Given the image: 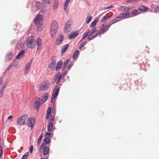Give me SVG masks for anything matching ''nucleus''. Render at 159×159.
I'll return each instance as SVG.
<instances>
[{"label":"nucleus","mask_w":159,"mask_h":159,"mask_svg":"<svg viewBox=\"0 0 159 159\" xmlns=\"http://www.w3.org/2000/svg\"><path fill=\"white\" fill-rule=\"evenodd\" d=\"M53 124L51 121L49 122L47 126L48 131V132H50L52 131L53 128Z\"/></svg>","instance_id":"a878e982"},{"label":"nucleus","mask_w":159,"mask_h":159,"mask_svg":"<svg viewBox=\"0 0 159 159\" xmlns=\"http://www.w3.org/2000/svg\"><path fill=\"white\" fill-rule=\"evenodd\" d=\"M59 89V87H58L57 85L55 86L52 95L57 97L58 94Z\"/></svg>","instance_id":"6ab92c4d"},{"label":"nucleus","mask_w":159,"mask_h":159,"mask_svg":"<svg viewBox=\"0 0 159 159\" xmlns=\"http://www.w3.org/2000/svg\"><path fill=\"white\" fill-rule=\"evenodd\" d=\"M56 97H57L52 95V98H51V103L53 101H54V99L55 98H56Z\"/></svg>","instance_id":"4d7b16f0"},{"label":"nucleus","mask_w":159,"mask_h":159,"mask_svg":"<svg viewBox=\"0 0 159 159\" xmlns=\"http://www.w3.org/2000/svg\"><path fill=\"white\" fill-rule=\"evenodd\" d=\"M74 63L72 62H71L70 63V64L68 66L67 68L68 70H70V68L72 67V66L73 65Z\"/></svg>","instance_id":"a18cd8bd"},{"label":"nucleus","mask_w":159,"mask_h":159,"mask_svg":"<svg viewBox=\"0 0 159 159\" xmlns=\"http://www.w3.org/2000/svg\"><path fill=\"white\" fill-rule=\"evenodd\" d=\"M43 134H42L40 136L38 140L37 143L38 145L40 144L41 143V140L43 137Z\"/></svg>","instance_id":"c9c22d12"},{"label":"nucleus","mask_w":159,"mask_h":159,"mask_svg":"<svg viewBox=\"0 0 159 159\" xmlns=\"http://www.w3.org/2000/svg\"><path fill=\"white\" fill-rule=\"evenodd\" d=\"M51 109L50 107H49L48 109L47 113L51 114Z\"/></svg>","instance_id":"5fc2aeb1"},{"label":"nucleus","mask_w":159,"mask_h":159,"mask_svg":"<svg viewBox=\"0 0 159 159\" xmlns=\"http://www.w3.org/2000/svg\"><path fill=\"white\" fill-rule=\"evenodd\" d=\"M41 6V4L39 2H35V6L36 7V10H39Z\"/></svg>","instance_id":"f704fd0d"},{"label":"nucleus","mask_w":159,"mask_h":159,"mask_svg":"<svg viewBox=\"0 0 159 159\" xmlns=\"http://www.w3.org/2000/svg\"><path fill=\"white\" fill-rule=\"evenodd\" d=\"M32 62V60H31L29 62L26 64L25 66V70L24 71V72L25 74H27L29 72Z\"/></svg>","instance_id":"dca6fc26"},{"label":"nucleus","mask_w":159,"mask_h":159,"mask_svg":"<svg viewBox=\"0 0 159 159\" xmlns=\"http://www.w3.org/2000/svg\"><path fill=\"white\" fill-rule=\"evenodd\" d=\"M88 35L87 33L85 32L84 33L83 37L82 38V40H83L84 39L86 38L87 36Z\"/></svg>","instance_id":"6e6d98bb"},{"label":"nucleus","mask_w":159,"mask_h":159,"mask_svg":"<svg viewBox=\"0 0 159 159\" xmlns=\"http://www.w3.org/2000/svg\"><path fill=\"white\" fill-rule=\"evenodd\" d=\"M68 72V71L67 70H65L63 72L62 74V76L64 77L66 75V74Z\"/></svg>","instance_id":"bf43d9fd"},{"label":"nucleus","mask_w":159,"mask_h":159,"mask_svg":"<svg viewBox=\"0 0 159 159\" xmlns=\"http://www.w3.org/2000/svg\"><path fill=\"white\" fill-rule=\"evenodd\" d=\"M139 12V11L137 9H135L133 11L131 12V14L132 15H134L135 16L139 14H138Z\"/></svg>","instance_id":"58836bf2"},{"label":"nucleus","mask_w":159,"mask_h":159,"mask_svg":"<svg viewBox=\"0 0 159 159\" xmlns=\"http://www.w3.org/2000/svg\"><path fill=\"white\" fill-rule=\"evenodd\" d=\"M99 20V18H96L91 23L90 25V27L93 28V27L95 26Z\"/></svg>","instance_id":"cd10ccee"},{"label":"nucleus","mask_w":159,"mask_h":159,"mask_svg":"<svg viewBox=\"0 0 159 159\" xmlns=\"http://www.w3.org/2000/svg\"><path fill=\"white\" fill-rule=\"evenodd\" d=\"M138 9L141 11H146L148 9V8L143 5H141L139 6Z\"/></svg>","instance_id":"bb28decb"},{"label":"nucleus","mask_w":159,"mask_h":159,"mask_svg":"<svg viewBox=\"0 0 159 159\" xmlns=\"http://www.w3.org/2000/svg\"><path fill=\"white\" fill-rule=\"evenodd\" d=\"M25 43L23 42H20L18 43L16 45V48L18 50H21L24 47Z\"/></svg>","instance_id":"4be33fe9"},{"label":"nucleus","mask_w":159,"mask_h":159,"mask_svg":"<svg viewBox=\"0 0 159 159\" xmlns=\"http://www.w3.org/2000/svg\"><path fill=\"white\" fill-rule=\"evenodd\" d=\"M43 20V16L40 14H38L34 19V22L35 25H37V28L38 31L41 30Z\"/></svg>","instance_id":"f03ea898"},{"label":"nucleus","mask_w":159,"mask_h":159,"mask_svg":"<svg viewBox=\"0 0 159 159\" xmlns=\"http://www.w3.org/2000/svg\"><path fill=\"white\" fill-rule=\"evenodd\" d=\"M3 81V79L2 78H0V85L1 84H2Z\"/></svg>","instance_id":"69168bd1"},{"label":"nucleus","mask_w":159,"mask_h":159,"mask_svg":"<svg viewBox=\"0 0 159 159\" xmlns=\"http://www.w3.org/2000/svg\"><path fill=\"white\" fill-rule=\"evenodd\" d=\"M154 12L155 13H159V7H156L154 9Z\"/></svg>","instance_id":"8fccbe9b"},{"label":"nucleus","mask_w":159,"mask_h":159,"mask_svg":"<svg viewBox=\"0 0 159 159\" xmlns=\"http://www.w3.org/2000/svg\"><path fill=\"white\" fill-rule=\"evenodd\" d=\"M28 118L27 115H24L19 117L17 120V124L18 125H24L25 124V121Z\"/></svg>","instance_id":"0eeeda50"},{"label":"nucleus","mask_w":159,"mask_h":159,"mask_svg":"<svg viewBox=\"0 0 159 159\" xmlns=\"http://www.w3.org/2000/svg\"><path fill=\"white\" fill-rule=\"evenodd\" d=\"M50 114H48L47 113L46 116V119H48L50 117Z\"/></svg>","instance_id":"0e129e2a"},{"label":"nucleus","mask_w":159,"mask_h":159,"mask_svg":"<svg viewBox=\"0 0 159 159\" xmlns=\"http://www.w3.org/2000/svg\"><path fill=\"white\" fill-rule=\"evenodd\" d=\"M52 62L49 65L48 67L51 69L52 70H55L56 64V60L52 58L51 59Z\"/></svg>","instance_id":"ddd939ff"},{"label":"nucleus","mask_w":159,"mask_h":159,"mask_svg":"<svg viewBox=\"0 0 159 159\" xmlns=\"http://www.w3.org/2000/svg\"><path fill=\"white\" fill-rule=\"evenodd\" d=\"M72 21L70 20H69L66 23L64 28V31L66 33H68L69 31H70V27Z\"/></svg>","instance_id":"9b49d317"},{"label":"nucleus","mask_w":159,"mask_h":159,"mask_svg":"<svg viewBox=\"0 0 159 159\" xmlns=\"http://www.w3.org/2000/svg\"><path fill=\"white\" fill-rule=\"evenodd\" d=\"M63 62L62 61H59L57 63V64L55 66V70L57 71H58L60 70L63 64Z\"/></svg>","instance_id":"f3484780"},{"label":"nucleus","mask_w":159,"mask_h":159,"mask_svg":"<svg viewBox=\"0 0 159 159\" xmlns=\"http://www.w3.org/2000/svg\"><path fill=\"white\" fill-rule=\"evenodd\" d=\"M63 77H64L62 76V74L60 72V74H59V75L57 78L58 80L56 82V84H58L59 83V82L63 78Z\"/></svg>","instance_id":"473e14b6"},{"label":"nucleus","mask_w":159,"mask_h":159,"mask_svg":"<svg viewBox=\"0 0 159 159\" xmlns=\"http://www.w3.org/2000/svg\"><path fill=\"white\" fill-rule=\"evenodd\" d=\"M113 7V6L111 5H110L107 7H104L103 9L106 10L107 9H110L111 8H112V7Z\"/></svg>","instance_id":"864d4df0"},{"label":"nucleus","mask_w":159,"mask_h":159,"mask_svg":"<svg viewBox=\"0 0 159 159\" xmlns=\"http://www.w3.org/2000/svg\"><path fill=\"white\" fill-rule=\"evenodd\" d=\"M119 21L120 20H118L116 18H115L114 19H113V20H112V21H111V24H110V25H112L113 24H115V23H116V22L118 21Z\"/></svg>","instance_id":"37998d69"},{"label":"nucleus","mask_w":159,"mask_h":159,"mask_svg":"<svg viewBox=\"0 0 159 159\" xmlns=\"http://www.w3.org/2000/svg\"><path fill=\"white\" fill-rule=\"evenodd\" d=\"M145 63H142L140 66V69L142 70H146V66Z\"/></svg>","instance_id":"ea45409f"},{"label":"nucleus","mask_w":159,"mask_h":159,"mask_svg":"<svg viewBox=\"0 0 159 159\" xmlns=\"http://www.w3.org/2000/svg\"><path fill=\"white\" fill-rule=\"evenodd\" d=\"M79 54V51L78 50H76V51L74 53L73 56L72 57V59L73 60H75L77 59Z\"/></svg>","instance_id":"c85d7f7f"},{"label":"nucleus","mask_w":159,"mask_h":159,"mask_svg":"<svg viewBox=\"0 0 159 159\" xmlns=\"http://www.w3.org/2000/svg\"><path fill=\"white\" fill-rule=\"evenodd\" d=\"M37 45V50H39L41 49L42 47V41L39 38H38L36 41Z\"/></svg>","instance_id":"4468645a"},{"label":"nucleus","mask_w":159,"mask_h":159,"mask_svg":"<svg viewBox=\"0 0 159 159\" xmlns=\"http://www.w3.org/2000/svg\"><path fill=\"white\" fill-rule=\"evenodd\" d=\"M42 2L43 4V8L44 9L46 8V5L50 4V0H42Z\"/></svg>","instance_id":"c756f323"},{"label":"nucleus","mask_w":159,"mask_h":159,"mask_svg":"<svg viewBox=\"0 0 159 159\" xmlns=\"http://www.w3.org/2000/svg\"><path fill=\"white\" fill-rule=\"evenodd\" d=\"M14 55L12 52L7 53L6 57V59L8 60L11 61L13 58Z\"/></svg>","instance_id":"412c9836"},{"label":"nucleus","mask_w":159,"mask_h":159,"mask_svg":"<svg viewBox=\"0 0 159 159\" xmlns=\"http://www.w3.org/2000/svg\"><path fill=\"white\" fill-rule=\"evenodd\" d=\"M89 41H85L83 42L80 45L79 47L80 49H81L84 47L86 43Z\"/></svg>","instance_id":"e433bc0d"},{"label":"nucleus","mask_w":159,"mask_h":159,"mask_svg":"<svg viewBox=\"0 0 159 159\" xmlns=\"http://www.w3.org/2000/svg\"><path fill=\"white\" fill-rule=\"evenodd\" d=\"M35 122V120L34 118L30 117L28 118L27 120V125L28 127H30L31 129H32L34 127Z\"/></svg>","instance_id":"9d476101"},{"label":"nucleus","mask_w":159,"mask_h":159,"mask_svg":"<svg viewBox=\"0 0 159 159\" xmlns=\"http://www.w3.org/2000/svg\"><path fill=\"white\" fill-rule=\"evenodd\" d=\"M108 13H107L104 16H103L101 20L102 22H103L105 20H108L112 16V15H111L109 16H108Z\"/></svg>","instance_id":"7c9ffc66"},{"label":"nucleus","mask_w":159,"mask_h":159,"mask_svg":"<svg viewBox=\"0 0 159 159\" xmlns=\"http://www.w3.org/2000/svg\"><path fill=\"white\" fill-rule=\"evenodd\" d=\"M78 34L79 33L77 31L72 32L68 36V38L70 39H73L75 37L77 36Z\"/></svg>","instance_id":"a211bd4d"},{"label":"nucleus","mask_w":159,"mask_h":159,"mask_svg":"<svg viewBox=\"0 0 159 159\" xmlns=\"http://www.w3.org/2000/svg\"><path fill=\"white\" fill-rule=\"evenodd\" d=\"M13 116H12L11 115L9 116L8 117V120H11V121L12 120Z\"/></svg>","instance_id":"e2e57ef3"},{"label":"nucleus","mask_w":159,"mask_h":159,"mask_svg":"<svg viewBox=\"0 0 159 159\" xmlns=\"http://www.w3.org/2000/svg\"><path fill=\"white\" fill-rule=\"evenodd\" d=\"M12 66L11 65H9L8 67L6 69V70L7 71L9 70L12 67Z\"/></svg>","instance_id":"052dcab7"},{"label":"nucleus","mask_w":159,"mask_h":159,"mask_svg":"<svg viewBox=\"0 0 159 159\" xmlns=\"http://www.w3.org/2000/svg\"><path fill=\"white\" fill-rule=\"evenodd\" d=\"M69 46V44H67L64 46H63L62 48V49L61 51V54H63L67 50V49Z\"/></svg>","instance_id":"393cba45"},{"label":"nucleus","mask_w":159,"mask_h":159,"mask_svg":"<svg viewBox=\"0 0 159 159\" xmlns=\"http://www.w3.org/2000/svg\"><path fill=\"white\" fill-rule=\"evenodd\" d=\"M49 94L47 93H46L43 94L41 97V98L42 99H40V102L41 103H44L47 100Z\"/></svg>","instance_id":"f8f14e48"},{"label":"nucleus","mask_w":159,"mask_h":159,"mask_svg":"<svg viewBox=\"0 0 159 159\" xmlns=\"http://www.w3.org/2000/svg\"><path fill=\"white\" fill-rule=\"evenodd\" d=\"M17 40L16 39H14L11 41V43L12 44H14L16 43Z\"/></svg>","instance_id":"680f3d73"},{"label":"nucleus","mask_w":159,"mask_h":159,"mask_svg":"<svg viewBox=\"0 0 159 159\" xmlns=\"http://www.w3.org/2000/svg\"><path fill=\"white\" fill-rule=\"evenodd\" d=\"M7 85L6 84H3L2 86L1 87V89L2 90H4L6 87Z\"/></svg>","instance_id":"603ef678"},{"label":"nucleus","mask_w":159,"mask_h":159,"mask_svg":"<svg viewBox=\"0 0 159 159\" xmlns=\"http://www.w3.org/2000/svg\"><path fill=\"white\" fill-rule=\"evenodd\" d=\"M51 135V133L47 132L46 133L45 136L46 138H48V139H49V137H50Z\"/></svg>","instance_id":"49530a36"},{"label":"nucleus","mask_w":159,"mask_h":159,"mask_svg":"<svg viewBox=\"0 0 159 159\" xmlns=\"http://www.w3.org/2000/svg\"><path fill=\"white\" fill-rule=\"evenodd\" d=\"M70 0H66L65 2V4L64 5V8L65 10L67 9V7L68 4Z\"/></svg>","instance_id":"72a5a7b5"},{"label":"nucleus","mask_w":159,"mask_h":159,"mask_svg":"<svg viewBox=\"0 0 159 159\" xmlns=\"http://www.w3.org/2000/svg\"><path fill=\"white\" fill-rule=\"evenodd\" d=\"M37 99L35 102L34 107L37 108V110L38 111L40 105L43 104L40 102V98H38Z\"/></svg>","instance_id":"2eb2a0df"},{"label":"nucleus","mask_w":159,"mask_h":159,"mask_svg":"<svg viewBox=\"0 0 159 159\" xmlns=\"http://www.w3.org/2000/svg\"><path fill=\"white\" fill-rule=\"evenodd\" d=\"M111 25H104V24L102 25V27L99 30V34H103L107 31L109 30L110 27Z\"/></svg>","instance_id":"1a4fd4ad"},{"label":"nucleus","mask_w":159,"mask_h":159,"mask_svg":"<svg viewBox=\"0 0 159 159\" xmlns=\"http://www.w3.org/2000/svg\"><path fill=\"white\" fill-rule=\"evenodd\" d=\"M66 66H64V65H63V66H62V68H62V70H65V68H66Z\"/></svg>","instance_id":"774afa93"},{"label":"nucleus","mask_w":159,"mask_h":159,"mask_svg":"<svg viewBox=\"0 0 159 159\" xmlns=\"http://www.w3.org/2000/svg\"><path fill=\"white\" fill-rule=\"evenodd\" d=\"M92 18V16H90L89 17L88 16L87 18H86V23L87 24L89 23L91 20Z\"/></svg>","instance_id":"79ce46f5"},{"label":"nucleus","mask_w":159,"mask_h":159,"mask_svg":"<svg viewBox=\"0 0 159 159\" xmlns=\"http://www.w3.org/2000/svg\"><path fill=\"white\" fill-rule=\"evenodd\" d=\"M60 74V72H58L55 75L52 81V82L54 84L57 80L58 77L59 75V74Z\"/></svg>","instance_id":"2f4dec72"},{"label":"nucleus","mask_w":159,"mask_h":159,"mask_svg":"<svg viewBox=\"0 0 159 159\" xmlns=\"http://www.w3.org/2000/svg\"><path fill=\"white\" fill-rule=\"evenodd\" d=\"M63 40V37L62 34L59 35L57 37L56 39V43L57 45L59 44Z\"/></svg>","instance_id":"aec40b11"},{"label":"nucleus","mask_w":159,"mask_h":159,"mask_svg":"<svg viewBox=\"0 0 159 159\" xmlns=\"http://www.w3.org/2000/svg\"><path fill=\"white\" fill-rule=\"evenodd\" d=\"M55 115V113H54V114H52L51 115V116L50 118L49 119V120H51V121H53L54 119Z\"/></svg>","instance_id":"c03bdc74"},{"label":"nucleus","mask_w":159,"mask_h":159,"mask_svg":"<svg viewBox=\"0 0 159 159\" xmlns=\"http://www.w3.org/2000/svg\"><path fill=\"white\" fill-rule=\"evenodd\" d=\"M39 150H43V154L44 156L46 155L50 150L49 148L47 147L46 144L44 143H43L40 146Z\"/></svg>","instance_id":"6e6552de"},{"label":"nucleus","mask_w":159,"mask_h":159,"mask_svg":"<svg viewBox=\"0 0 159 159\" xmlns=\"http://www.w3.org/2000/svg\"><path fill=\"white\" fill-rule=\"evenodd\" d=\"M69 62V59H67L64 62L63 65L65 66H66Z\"/></svg>","instance_id":"de8ad7c7"},{"label":"nucleus","mask_w":159,"mask_h":159,"mask_svg":"<svg viewBox=\"0 0 159 159\" xmlns=\"http://www.w3.org/2000/svg\"><path fill=\"white\" fill-rule=\"evenodd\" d=\"M34 36L31 35V36L29 37L27 39L26 43L27 45V47L29 48H33L34 47Z\"/></svg>","instance_id":"7ed1b4c3"},{"label":"nucleus","mask_w":159,"mask_h":159,"mask_svg":"<svg viewBox=\"0 0 159 159\" xmlns=\"http://www.w3.org/2000/svg\"><path fill=\"white\" fill-rule=\"evenodd\" d=\"M50 140L48 138H46L44 139L43 142L45 144H48L50 143Z\"/></svg>","instance_id":"4c0bfd02"},{"label":"nucleus","mask_w":159,"mask_h":159,"mask_svg":"<svg viewBox=\"0 0 159 159\" xmlns=\"http://www.w3.org/2000/svg\"><path fill=\"white\" fill-rule=\"evenodd\" d=\"M58 28V25L57 22L55 20L52 21L50 28V34L52 37L56 32Z\"/></svg>","instance_id":"423d86ee"},{"label":"nucleus","mask_w":159,"mask_h":159,"mask_svg":"<svg viewBox=\"0 0 159 159\" xmlns=\"http://www.w3.org/2000/svg\"><path fill=\"white\" fill-rule=\"evenodd\" d=\"M25 53V51L24 50H22L19 53L16 57V59H20L24 55Z\"/></svg>","instance_id":"5701e85b"},{"label":"nucleus","mask_w":159,"mask_h":159,"mask_svg":"<svg viewBox=\"0 0 159 159\" xmlns=\"http://www.w3.org/2000/svg\"><path fill=\"white\" fill-rule=\"evenodd\" d=\"M96 28H93L90 30V34H89V36L88 38V39L89 40H92L93 39L95 38L98 34L99 35L101 34H98L99 32V31H98V30H96Z\"/></svg>","instance_id":"39448f33"},{"label":"nucleus","mask_w":159,"mask_h":159,"mask_svg":"<svg viewBox=\"0 0 159 159\" xmlns=\"http://www.w3.org/2000/svg\"><path fill=\"white\" fill-rule=\"evenodd\" d=\"M33 150V147L32 145H31L29 148L30 152V153H32Z\"/></svg>","instance_id":"3c124183"},{"label":"nucleus","mask_w":159,"mask_h":159,"mask_svg":"<svg viewBox=\"0 0 159 159\" xmlns=\"http://www.w3.org/2000/svg\"><path fill=\"white\" fill-rule=\"evenodd\" d=\"M86 33H87L88 34H89V33H90V31L89 30V29H87L86 30V31L85 32Z\"/></svg>","instance_id":"338daca9"},{"label":"nucleus","mask_w":159,"mask_h":159,"mask_svg":"<svg viewBox=\"0 0 159 159\" xmlns=\"http://www.w3.org/2000/svg\"><path fill=\"white\" fill-rule=\"evenodd\" d=\"M53 5V9H56L59 5V2L58 0H54Z\"/></svg>","instance_id":"b1692460"},{"label":"nucleus","mask_w":159,"mask_h":159,"mask_svg":"<svg viewBox=\"0 0 159 159\" xmlns=\"http://www.w3.org/2000/svg\"><path fill=\"white\" fill-rule=\"evenodd\" d=\"M29 155V152H26L22 157L21 159H26Z\"/></svg>","instance_id":"a19ab883"},{"label":"nucleus","mask_w":159,"mask_h":159,"mask_svg":"<svg viewBox=\"0 0 159 159\" xmlns=\"http://www.w3.org/2000/svg\"><path fill=\"white\" fill-rule=\"evenodd\" d=\"M50 84L49 81H45L39 86V89L42 91H45L49 88Z\"/></svg>","instance_id":"20e7f679"},{"label":"nucleus","mask_w":159,"mask_h":159,"mask_svg":"<svg viewBox=\"0 0 159 159\" xmlns=\"http://www.w3.org/2000/svg\"><path fill=\"white\" fill-rule=\"evenodd\" d=\"M118 10L121 11L124 10L125 12H122L120 14L116 16V18L121 19L123 18H127L129 17V9L128 7L125 6H122L119 7Z\"/></svg>","instance_id":"f257e3e1"},{"label":"nucleus","mask_w":159,"mask_h":159,"mask_svg":"<svg viewBox=\"0 0 159 159\" xmlns=\"http://www.w3.org/2000/svg\"><path fill=\"white\" fill-rule=\"evenodd\" d=\"M3 154V150L2 148H0V159Z\"/></svg>","instance_id":"09e8293b"},{"label":"nucleus","mask_w":159,"mask_h":159,"mask_svg":"<svg viewBox=\"0 0 159 159\" xmlns=\"http://www.w3.org/2000/svg\"><path fill=\"white\" fill-rule=\"evenodd\" d=\"M4 90L1 89L0 90V97H1L3 94Z\"/></svg>","instance_id":"13d9d810"}]
</instances>
